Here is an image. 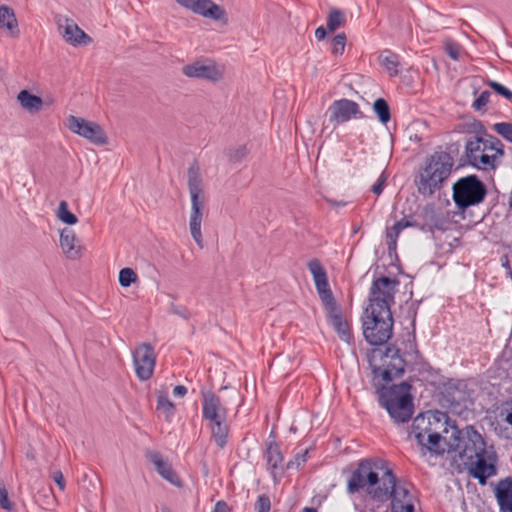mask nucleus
I'll return each mask as SVG.
<instances>
[{
    "instance_id": "28",
    "label": "nucleus",
    "mask_w": 512,
    "mask_h": 512,
    "mask_svg": "<svg viewBox=\"0 0 512 512\" xmlns=\"http://www.w3.org/2000/svg\"><path fill=\"white\" fill-rule=\"evenodd\" d=\"M56 216L61 222L68 225H75L78 222L77 216L69 210L68 203L65 200L60 201Z\"/></svg>"
},
{
    "instance_id": "44",
    "label": "nucleus",
    "mask_w": 512,
    "mask_h": 512,
    "mask_svg": "<svg viewBox=\"0 0 512 512\" xmlns=\"http://www.w3.org/2000/svg\"><path fill=\"white\" fill-rule=\"evenodd\" d=\"M187 394V388L184 385H177L173 389V395L175 397H184Z\"/></svg>"
},
{
    "instance_id": "18",
    "label": "nucleus",
    "mask_w": 512,
    "mask_h": 512,
    "mask_svg": "<svg viewBox=\"0 0 512 512\" xmlns=\"http://www.w3.org/2000/svg\"><path fill=\"white\" fill-rule=\"evenodd\" d=\"M57 23L60 34L67 43L79 46L92 42V39L72 19L63 17L58 19Z\"/></svg>"
},
{
    "instance_id": "34",
    "label": "nucleus",
    "mask_w": 512,
    "mask_h": 512,
    "mask_svg": "<svg viewBox=\"0 0 512 512\" xmlns=\"http://www.w3.org/2000/svg\"><path fill=\"white\" fill-rule=\"evenodd\" d=\"M493 131L500 135L506 141L512 143V123L499 122L492 126Z\"/></svg>"
},
{
    "instance_id": "10",
    "label": "nucleus",
    "mask_w": 512,
    "mask_h": 512,
    "mask_svg": "<svg viewBox=\"0 0 512 512\" xmlns=\"http://www.w3.org/2000/svg\"><path fill=\"white\" fill-rule=\"evenodd\" d=\"M188 189L191 199V209L189 215V230L197 246L204 247L201 225L205 211V196L203 191V181L200 169L193 164L188 169Z\"/></svg>"
},
{
    "instance_id": "17",
    "label": "nucleus",
    "mask_w": 512,
    "mask_h": 512,
    "mask_svg": "<svg viewBox=\"0 0 512 512\" xmlns=\"http://www.w3.org/2000/svg\"><path fill=\"white\" fill-rule=\"evenodd\" d=\"M177 3L204 18L220 21L226 16L225 10L212 0H177Z\"/></svg>"
},
{
    "instance_id": "11",
    "label": "nucleus",
    "mask_w": 512,
    "mask_h": 512,
    "mask_svg": "<svg viewBox=\"0 0 512 512\" xmlns=\"http://www.w3.org/2000/svg\"><path fill=\"white\" fill-rule=\"evenodd\" d=\"M202 415L210 422L212 438L216 445L223 448L227 444L229 426L226 422V409L221 405L219 397L213 393L204 395Z\"/></svg>"
},
{
    "instance_id": "5",
    "label": "nucleus",
    "mask_w": 512,
    "mask_h": 512,
    "mask_svg": "<svg viewBox=\"0 0 512 512\" xmlns=\"http://www.w3.org/2000/svg\"><path fill=\"white\" fill-rule=\"evenodd\" d=\"M449 417L441 411H426L417 415L412 422V434L418 443L430 452L443 454L447 450L446 439Z\"/></svg>"
},
{
    "instance_id": "27",
    "label": "nucleus",
    "mask_w": 512,
    "mask_h": 512,
    "mask_svg": "<svg viewBox=\"0 0 512 512\" xmlns=\"http://www.w3.org/2000/svg\"><path fill=\"white\" fill-rule=\"evenodd\" d=\"M402 356L407 361V363H418L420 355L417 349L415 337L408 335L406 341L402 343Z\"/></svg>"
},
{
    "instance_id": "2",
    "label": "nucleus",
    "mask_w": 512,
    "mask_h": 512,
    "mask_svg": "<svg viewBox=\"0 0 512 512\" xmlns=\"http://www.w3.org/2000/svg\"><path fill=\"white\" fill-rule=\"evenodd\" d=\"M398 282L388 277L373 281L370 289L369 305L362 316L363 335L371 345L386 343L393 328L391 305Z\"/></svg>"
},
{
    "instance_id": "36",
    "label": "nucleus",
    "mask_w": 512,
    "mask_h": 512,
    "mask_svg": "<svg viewBox=\"0 0 512 512\" xmlns=\"http://www.w3.org/2000/svg\"><path fill=\"white\" fill-rule=\"evenodd\" d=\"M0 507L8 512L13 509V504L9 499L8 491L2 480H0Z\"/></svg>"
},
{
    "instance_id": "4",
    "label": "nucleus",
    "mask_w": 512,
    "mask_h": 512,
    "mask_svg": "<svg viewBox=\"0 0 512 512\" xmlns=\"http://www.w3.org/2000/svg\"><path fill=\"white\" fill-rule=\"evenodd\" d=\"M307 268L313 277L315 288L334 330L342 341L350 343L352 339L351 328L333 296L325 268L316 258L307 263Z\"/></svg>"
},
{
    "instance_id": "24",
    "label": "nucleus",
    "mask_w": 512,
    "mask_h": 512,
    "mask_svg": "<svg viewBox=\"0 0 512 512\" xmlns=\"http://www.w3.org/2000/svg\"><path fill=\"white\" fill-rule=\"evenodd\" d=\"M20 106L29 113H37L43 107L41 97L31 94L28 90H21L17 95Z\"/></svg>"
},
{
    "instance_id": "37",
    "label": "nucleus",
    "mask_w": 512,
    "mask_h": 512,
    "mask_svg": "<svg viewBox=\"0 0 512 512\" xmlns=\"http://www.w3.org/2000/svg\"><path fill=\"white\" fill-rule=\"evenodd\" d=\"M445 52L449 55V57L453 60H458L459 57H460V53H461V46L452 41V40H447L445 42Z\"/></svg>"
},
{
    "instance_id": "42",
    "label": "nucleus",
    "mask_w": 512,
    "mask_h": 512,
    "mask_svg": "<svg viewBox=\"0 0 512 512\" xmlns=\"http://www.w3.org/2000/svg\"><path fill=\"white\" fill-rule=\"evenodd\" d=\"M54 482L57 484L61 491L65 490V479L61 471H55L52 474Z\"/></svg>"
},
{
    "instance_id": "43",
    "label": "nucleus",
    "mask_w": 512,
    "mask_h": 512,
    "mask_svg": "<svg viewBox=\"0 0 512 512\" xmlns=\"http://www.w3.org/2000/svg\"><path fill=\"white\" fill-rule=\"evenodd\" d=\"M386 178L383 174L378 178L377 182L372 186V191L376 195H380L383 191Z\"/></svg>"
},
{
    "instance_id": "3",
    "label": "nucleus",
    "mask_w": 512,
    "mask_h": 512,
    "mask_svg": "<svg viewBox=\"0 0 512 512\" xmlns=\"http://www.w3.org/2000/svg\"><path fill=\"white\" fill-rule=\"evenodd\" d=\"M466 436V439L456 437L457 443L449 444V449H462L460 459L469 475L484 485L488 478L496 474V461L488 455L480 433L470 428L466 431Z\"/></svg>"
},
{
    "instance_id": "21",
    "label": "nucleus",
    "mask_w": 512,
    "mask_h": 512,
    "mask_svg": "<svg viewBox=\"0 0 512 512\" xmlns=\"http://www.w3.org/2000/svg\"><path fill=\"white\" fill-rule=\"evenodd\" d=\"M265 459L267 470L274 481H276L284 470V457L281 453L280 446L277 443L270 442L267 444Z\"/></svg>"
},
{
    "instance_id": "40",
    "label": "nucleus",
    "mask_w": 512,
    "mask_h": 512,
    "mask_svg": "<svg viewBox=\"0 0 512 512\" xmlns=\"http://www.w3.org/2000/svg\"><path fill=\"white\" fill-rule=\"evenodd\" d=\"M270 499L266 495H260L255 503L256 512H269L270 511Z\"/></svg>"
},
{
    "instance_id": "46",
    "label": "nucleus",
    "mask_w": 512,
    "mask_h": 512,
    "mask_svg": "<svg viewBox=\"0 0 512 512\" xmlns=\"http://www.w3.org/2000/svg\"><path fill=\"white\" fill-rule=\"evenodd\" d=\"M213 512H228V506L224 501H218L215 504Z\"/></svg>"
},
{
    "instance_id": "22",
    "label": "nucleus",
    "mask_w": 512,
    "mask_h": 512,
    "mask_svg": "<svg viewBox=\"0 0 512 512\" xmlns=\"http://www.w3.org/2000/svg\"><path fill=\"white\" fill-rule=\"evenodd\" d=\"M0 30L5 36L16 39L20 36L18 20L14 10L7 6H0Z\"/></svg>"
},
{
    "instance_id": "8",
    "label": "nucleus",
    "mask_w": 512,
    "mask_h": 512,
    "mask_svg": "<svg viewBox=\"0 0 512 512\" xmlns=\"http://www.w3.org/2000/svg\"><path fill=\"white\" fill-rule=\"evenodd\" d=\"M375 386H383L394 378L402 376L407 361L401 355V349L388 346L385 351L373 349L368 354Z\"/></svg>"
},
{
    "instance_id": "32",
    "label": "nucleus",
    "mask_w": 512,
    "mask_h": 512,
    "mask_svg": "<svg viewBox=\"0 0 512 512\" xmlns=\"http://www.w3.org/2000/svg\"><path fill=\"white\" fill-rule=\"evenodd\" d=\"M308 459H309V449L306 448L304 450H300L299 452H297L295 454L293 459H291L287 463L286 468L288 470H291V469L299 470L306 464Z\"/></svg>"
},
{
    "instance_id": "23",
    "label": "nucleus",
    "mask_w": 512,
    "mask_h": 512,
    "mask_svg": "<svg viewBox=\"0 0 512 512\" xmlns=\"http://www.w3.org/2000/svg\"><path fill=\"white\" fill-rule=\"evenodd\" d=\"M496 496L502 512H512V481H501L496 490Z\"/></svg>"
},
{
    "instance_id": "1",
    "label": "nucleus",
    "mask_w": 512,
    "mask_h": 512,
    "mask_svg": "<svg viewBox=\"0 0 512 512\" xmlns=\"http://www.w3.org/2000/svg\"><path fill=\"white\" fill-rule=\"evenodd\" d=\"M366 491L372 498L386 501L391 498L392 512H415V490L409 483L396 482L393 472L371 460L363 459L347 481L351 494Z\"/></svg>"
},
{
    "instance_id": "47",
    "label": "nucleus",
    "mask_w": 512,
    "mask_h": 512,
    "mask_svg": "<svg viewBox=\"0 0 512 512\" xmlns=\"http://www.w3.org/2000/svg\"><path fill=\"white\" fill-rule=\"evenodd\" d=\"M301 512H317V511L314 508L305 507Z\"/></svg>"
},
{
    "instance_id": "14",
    "label": "nucleus",
    "mask_w": 512,
    "mask_h": 512,
    "mask_svg": "<svg viewBox=\"0 0 512 512\" xmlns=\"http://www.w3.org/2000/svg\"><path fill=\"white\" fill-rule=\"evenodd\" d=\"M133 364L135 373L140 380L150 379L156 364L153 347L146 343L139 345L133 353Z\"/></svg>"
},
{
    "instance_id": "33",
    "label": "nucleus",
    "mask_w": 512,
    "mask_h": 512,
    "mask_svg": "<svg viewBox=\"0 0 512 512\" xmlns=\"http://www.w3.org/2000/svg\"><path fill=\"white\" fill-rule=\"evenodd\" d=\"M137 280L138 275L132 268L126 267L119 271V284L122 287H129L131 284L136 283Z\"/></svg>"
},
{
    "instance_id": "25",
    "label": "nucleus",
    "mask_w": 512,
    "mask_h": 512,
    "mask_svg": "<svg viewBox=\"0 0 512 512\" xmlns=\"http://www.w3.org/2000/svg\"><path fill=\"white\" fill-rule=\"evenodd\" d=\"M379 63L386 70L390 77H395L400 73L399 56L390 50H384L379 55Z\"/></svg>"
},
{
    "instance_id": "38",
    "label": "nucleus",
    "mask_w": 512,
    "mask_h": 512,
    "mask_svg": "<svg viewBox=\"0 0 512 512\" xmlns=\"http://www.w3.org/2000/svg\"><path fill=\"white\" fill-rule=\"evenodd\" d=\"M500 421L510 427V431L506 432L505 437L512 439V407L503 408L499 413Z\"/></svg>"
},
{
    "instance_id": "39",
    "label": "nucleus",
    "mask_w": 512,
    "mask_h": 512,
    "mask_svg": "<svg viewBox=\"0 0 512 512\" xmlns=\"http://www.w3.org/2000/svg\"><path fill=\"white\" fill-rule=\"evenodd\" d=\"M490 95H491L490 92L487 90L481 92V94L473 102L472 107L475 110H481L488 104Z\"/></svg>"
},
{
    "instance_id": "12",
    "label": "nucleus",
    "mask_w": 512,
    "mask_h": 512,
    "mask_svg": "<svg viewBox=\"0 0 512 512\" xmlns=\"http://www.w3.org/2000/svg\"><path fill=\"white\" fill-rule=\"evenodd\" d=\"M486 187L476 175L458 179L452 187V198L459 209L481 203L486 196Z\"/></svg>"
},
{
    "instance_id": "6",
    "label": "nucleus",
    "mask_w": 512,
    "mask_h": 512,
    "mask_svg": "<svg viewBox=\"0 0 512 512\" xmlns=\"http://www.w3.org/2000/svg\"><path fill=\"white\" fill-rule=\"evenodd\" d=\"M453 166L454 159L448 152L436 151L431 154L415 177L418 192L430 196L440 190L450 177Z\"/></svg>"
},
{
    "instance_id": "26",
    "label": "nucleus",
    "mask_w": 512,
    "mask_h": 512,
    "mask_svg": "<svg viewBox=\"0 0 512 512\" xmlns=\"http://www.w3.org/2000/svg\"><path fill=\"white\" fill-rule=\"evenodd\" d=\"M412 226V223L406 219L397 221L393 226L386 228V244L389 251H395L397 248V240L400 233L407 227Z\"/></svg>"
},
{
    "instance_id": "20",
    "label": "nucleus",
    "mask_w": 512,
    "mask_h": 512,
    "mask_svg": "<svg viewBox=\"0 0 512 512\" xmlns=\"http://www.w3.org/2000/svg\"><path fill=\"white\" fill-rule=\"evenodd\" d=\"M147 459L155 466L158 474L176 487L182 486V481L177 473L173 470L171 464L163 459L159 452L151 451L147 453Z\"/></svg>"
},
{
    "instance_id": "16",
    "label": "nucleus",
    "mask_w": 512,
    "mask_h": 512,
    "mask_svg": "<svg viewBox=\"0 0 512 512\" xmlns=\"http://www.w3.org/2000/svg\"><path fill=\"white\" fill-rule=\"evenodd\" d=\"M330 122L342 124L352 119L363 118V113L358 103L353 100L342 98L335 100L328 109Z\"/></svg>"
},
{
    "instance_id": "7",
    "label": "nucleus",
    "mask_w": 512,
    "mask_h": 512,
    "mask_svg": "<svg viewBox=\"0 0 512 512\" xmlns=\"http://www.w3.org/2000/svg\"><path fill=\"white\" fill-rule=\"evenodd\" d=\"M464 157L467 164L477 170L493 171L504 157V145L490 135L472 136L465 143Z\"/></svg>"
},
{
    "instance_id": "13",
    "label": "nucleus",
    "mask_w": 512,
    "mask_h": 512,
    "mask_svg": "<svg viewBox=\"0 0 512 512\" xmlns=\"http://www.w3.org/2000/svg\"><path fill=\"white\" fill-rule=\"evenodd\" d=\"M66 127L73 134L86 139L94 145L103 146L108 144V137L104 129L94 121L69 115L66 118Z\"/></svg>"
},
{
    "instance_id": "41",
    "label": "nucleus",
    "mask_w": 512,
    "mask_h": 512,
    "mask_svg": "<svg viewBox=\"0 0 512 512\" xmlns=\"http://www.w3.org/2000/svg\"><path fill=\"white\" fill-rule=\"evenodd\" d=\"M489 86L496 92L498 93L499 95L505 97L506 99L508 100H512V91H510L508 88H506L505 86H503L502 84L500 83H497V82H494V81H491L489 83Z\"/></svg>"
},
{
    "instance_id": "45",
    "label": "nucleus",
    "mask_w": 512,
    "mask_h": 512,
    "mask_svg": "<svg viewBox=\"0 0 512 512\" xmlns=\"http://www.w3.org/2000/svg\"><path fill=\"white\" fill-rule=\"evenodd\" d=\"M326 34L327 30L323 26H320L315 30V37L319 41L323 40L326 37Z\"/></svg>"
},
{
    "instance_id": "29",
    "label": "nucleus",
    "mask_w": 512,
    "mask_h": 512,
    "mask_svg": "<svg viewBox=\"0 0 512 512\" xmlns=\"http://www.w3.org/2000/svg\"><path fill=\"white\" fill-rule=\"evenodd\" d=\"M156 408L165 415L166 420H170L174 415L175 406L165 393L158 394Z\"/></svg>"
},
{
    "instance_id": "9",
    "label": "nucleus",
    "mask_w": 512,
    "mask_h": 512,
    "mask_svg": "<svg viewBox=\"0 0 512 512\" xmlns=\"http://www.w3.org/2000/svg\"><path fill=\"white\" fill-rule=\"evenodd\" d=\"M379 404L386 409L395 423L408 422L414 410L411 386L405 382L391 387L381 386Z\"/></svg>"
},
{
    "instance_id": "15",
    "label": "nucleus",
    "mask_w": 512,
    "mask_h": 512,
    "mask_svg": "<svg viewBox=\"0 0 512 512\" xmlns=\"http://www.w3.org/2000/svg\"><path fill=\"white\" fill-rule=\"evenodd\" d=\"M182 73L189 78H200L217 82L223 78L224 68L212 60L196 61L183 66Z\"/></svg>"
},
{
    "instance_id": "31",
    "label": "nucleus",
    "mask_w": 512,
    "mask_h": 512,
    "mask_svg": "<svg viewBox=\"0 0 512 512\" xmlns=\"http://www.w3.org/2000/svg\"><path fill=\"white\" fill-rule=\"evenodd\" d=\"M373 110L378 116L380 122L386 124L390 121V109L387 101L383 98H378L373 104Z\"/></svg>"
},
{
    "instance_id": "30",
    "label": "nucleus",
    "mask_w": 512,
    "mask_h": 512,
    "mask_svg": "<svg viewBox=\"0 0 512 512\" xmlns=\"http://www.w3.org/2000/svg\"><path fill=\"white\" fill-rule=\"evenodd\" d=\"M345 22L346 16L341 10L331 9L327 19V29L329 32H333L343 26Z\"/></svg>"
},
{
    "instance_id": "19",
    "label": "nucleus",
    "mask_w": 512,
    "mask_h": 512,
    "mask_svg": "<svg viewBox=\"0 0 512 512\" xmlns=\"http://www.w3.org/2000/svg\"><path fill=\"white\" fill-rule=\"evenodd\" d=\"M60 247L64 255L70 260H78L82 257L84 247L74 230L64 228L60 232Z\"/></svg>"
},
{
    "instance_id": "35",
    "label": "nucleus",
    "mask_w": 512,
    "mask_h": 512,
    "mask_svg": "<svg viewBox=\"0 0 512 512\" xmlns=\"http://www.w3.org/2000/svg\"><path fill=\"white\" fill-rule=\"evenodd\" d=\"M346 45V36L344 33L337 34L332 40V53L342 55Z\"/></svg>"
}]
</instances>
